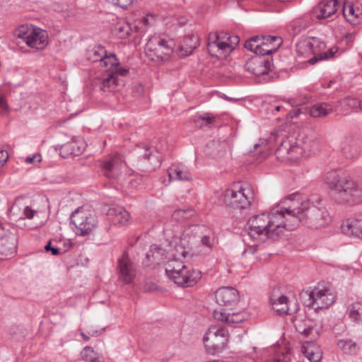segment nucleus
<instances>
[{
	"instance_id": "nucleus-1",
	"label": "nucleus",
	"mask_w": 362,
	"mask_h": 362,
	"mask_svg": "<svg viewBox=\"0 0 362 362\" xmlns=\"http://www.w3.org/2000/svg\"><path fill=\"white\" fill-rule=\"evenodd\" d=\"M298 194H292L281 199L268 213L252 217L250 221V241L254 234L275 238L285 230H293L299 226L297 218Z\"/></svg>"
},
{
	"instance_id": "nucleus-2",
	"label": "nucleus",
	"mask_w": 362,
	"mask_h": 362,
	"mask_svg": "<svg viewBox=\"0 0 362 362\" xmlns=\"http://www.w3.org/2000/svg\"><path fill=\"white\" fill-rule=\"evenodd\" d=\"M259 40H260L259 36L250 37V52L254 54L250 56V62L253 75L259 77V82H261L267 81V76L274 67L271 54L278 50L283 41L279 36H262L261 42L255 45Z\"/></svg>"
},
{
	"instance_id": "nucleus-3",
	"label": "nucleus",
	"mask_w": 362,
	"mask_h": 362,
	"mask_svg": "<svg viewBox=\"0 0 362 362\" xmlns=\"http://www.w3.org/2000/svg\"><path fill=\"white\" fill-rule=\"evenodd\" d=\"M317 144L314 132L309 129H303L284 137L275 154L280 161H294L301 157L308 156Z\"/></svg>"
},
{
	"instance_id": "nucleus-4",
	"label": "nucleus",
	"mask_w": 362,
	"mask_h": 362,
	"mask_svg": "<svg viewBox=\"0 0 362 362\" xmlns=\"http://www.w3.org/2000/svg\"><path fill=\"white\" fill-rule=\"evenodd\" d=\"M317 144L314 132L309 129H303L284 137L275 154L280 161H294L301 157L308 156Z\"/></svg>"
},
{
	"instance_id": "nucleus-5",
	"label": "nucleus",
	"mask_w": 362,
	"mask_h": 362,
	"mask_svg": "<svg viewBox=\"0 0 362 362\" xmlns=\"http://www.w3.org/2000/svg\"><path fill=\"white\" fill-rule=\"evenodd\" d=\"M298 202L299 205L296 211L299 224L312 229H320L331 222V216L320 197L303 199L298 194Z\"/></svg>"
},
{
	"instance_id": "nucleus-6",
	"label": "nucleus",
	"mask_w": 362,
	"mask_h": 362,
	"mask_svg": "<svg viewBox=\"0 0 362 362\" xmlns=\"http://www.w3.org/2000/svg\"><path fill=\"white\" fill-rule=\"evenodd\" d=\"M325 182L337 202L354 205L362 202V186L349 177L330 171L325 175Z\"/></svg>"
},
{
	"instance_id": "nucleus-7",
	"label": "nucleus",
	"mask_w": 362,
	"mask_h": 362,
	"mask_svg": "<svg viewBox=\"0 0 362 362\" xmlns=\"http://www.w3.org/2000/svg\"><path fill=\"white\" fill-rule=\"evenodd\" d=\"M325 43L317 37H308L300 40L296 44V52L299 57H309L308 63L314 64L318 61L328 59L334 57L338 52V47H332L327 51L323 52L325 49Z\"/></svg>"
},
{
	"instance_id": "nucleus-8",
	"label": "nucleus",
	"mask_w": 362,
	"mask_h": 362,
	"mask_svg": "<svg viewBox=\"0 0 362 362\" xmlns=\"http://www.w3.org/2000/svg\"><path fill=\"white\" fill-rule=\"evenodd\" d=\"M165 273L175 284L181 286H192L202 277L199 271L185 265L182 261L168 259L165 264Z\"/></svg>"
},
{
	"instance_id": "nucleus-9",
	"label": "nucleus",
	"mask_w": 362,
	"mask_h": 362,
	"mask_svg": "<svg viewBox=\"0 0 362 362\" xmlns=\"http://www.w3.org/2000/svg\"><path fill=\"white\" fill-rule=\"evenodd\" d=\"M230 333L223 325H211L205 332L202 343L206 353L211 356L221 354L228 348Z\"/></svg>"
},
{
	"instance_id": "nucleus-10",
	"label": "nucleus",
	"mask_w": 362,
	"mask_h": 362,
	"mask_svg": "<svg viewBox=\"0 0 362 362\" xmlns=\"http://www.w3.org/2000/svg\"><path fill=\"white\" fill-rule=\"evenodd\" d=\"M240 39L238 36L227 33H210L207 39L209 53L219 59L226 58L238 45Z\"/></svg>"
},
{
	"instance_id": "nucleus-11",
	"label": "nucleus",
	"mask_w": 362,
	"mask_h": 362,
	"mask_svg": "<svg viewBox=\"0 0 362 362\" xmlns=\"http://www.w3.org/2000/svg\"><path fill=\"white\" fill-rule=\"evenodd\" d=\"M14 35L21 39L28 47L35 49H44L49 44V35L45 30L32 24L18 26Z\"/></svg>"
},
{
	"instance_id": "nucleus-12",
	"label": "nucleus",
	"mask_w": 362,
	"mask_h": 362,
	"mask_svg": "<svg viewBox=\"0 0 362 362\" xmlns=\"http://www.w3.org/2000/svg\"><path fill=\"white\" fill-rule=\"evenodd\" d=\"M202 252L199 246L195 245V239L186 235V228L180 237H174L170 243L169 259L182 261L189 255H199Z\"/></svg>"
},
{
	"instance_id": "nucleus-13",
	"label": "nucleus",
	"mask_w": 362,
	"mask_h": 362,
	"mask_svg": "<svg viewBox=\"0 0 362 362\" xmlns=\"http://www.w3.org/2000/svg\"><path fill=\"white\" fill-rule=\"evenodd\" d=\"M249 185L246 182L233 183L223 194V202L227 206L245 209L249 206Z\"/></svg>"
},
{
	"instance_id": "nucleus-14",
	"label": "nucleus",
	"mask_w": 362,
	"mask_h": 362,
	"mask_svg": "<svg viewBox=\"0 0 362 362\" xmlns=\"http://www.w3.org/2000/svg\"><path fill=\"white\" fill-rule=\"evenodd\" d=\"M305 294L309 300L307 305L315 310L327 308L336 299L334 291L328 286L318 285L312 291L305 292Z\"/></svg>"
},
{
	"instance_id": "nucleus-15",
	"label": "nucleus",
	"mask_w": 362,
	"mask_h": 362,
	"mask_svg": "<svg viewBox=\"0 0 362 362\" xmlns=\"http://www.w3.org/2000/svg\"><path fill=\"white\" fill-rule=\"evenodd\" d=\"M71 222L76 227V233L86 235L91 233L97 226L95 214L87 209L80 208L71 216Z\"/></svg>"
},
{
	"instance_id": "nucleus-16",
	"label": "nucleus",
	"mask_w": 362,
	"mask_h": 362,
	"mask_svg": "<svg viewBox=\"0 0 362 362\" xmlns=\"http://www.w3.org/2000/svg\"><path fill=\"white\" fill-rule=\"evenodd\" d=\"M195 239V245L199 246L202 252L199 255L210 252L214 245V237L210 228L204 225H193L186 228V235Z\"/></svg>"
},
{
	"instance_id": "nucleus-17",
	"label": "nucleus",
	"mask_w": 362,
	"mask_h": 362,
	"mask_svg": "<svg viewBox=\"0 0 362 362\" xmlns=\"http://www.w3.org/2000/svg\"><path fill=\"white\" fill-rule=\"evenodd\" d=\"M172 52L168 42L158 35L149 38L145 47L146 55L152 61L162 60L169 57Z\"/></svg>"
},
{
	"instance_id": "nucleus-18",
	"label": "nucleus",
	"mask_w": 362,
	"mask_h": 362,
	"mask_svg": "<svg viewBox=\"0 0 362 362\" xmlns=\"http://www.w3.org/2000/svg\"><path fill=\"white\" fill-rule=\"evenodd\" d=\"M214 317L218 321L232 325L247 320L249 313L247 309L219 308L214 310Z\"/></svg>"
},
{
	"instance_id": "nucleus-19",
	"label": "nucleus",
	"mask_w": 362,
	"mask_h": 362,
	"mask_svg": "<svg viewBox=\"0 0 362 362\" xmlns=\"http://www.w3.org/2000/svg\"><path fill=\"white\" fill-rule=\"evenodd\" d=\"M239 298L238 291L230 286L221 287L214 293V300L221 307L232 305L238 302Z\"/></svg>"
},
{
	"instance_id": "nucleus-20",
	"label": "nucleus",
	"mask_w": 362,
	"mask_h": 362,
	"mask_svg": "<svg viewBox=\"0 0 362 362\" xmlns=\"http://www.w3.org/2000/svg\"><path fill=\"white\" fill-rule=\"evenodd\" d=\"M270 303L274 311L279 315H291L297 310L296 305L291 307V302L284 295L274 292L270 298Z\"/></svg>"
},
{
	"instance_id": "nucleus-21",
	"label": "nucleus",
	"mask_w": 362,
	"mask_h": 362,
	"mask_svg": "<svg viewBox=\"0 0 362 362\" xmlns=\"http://www.w3.org/2000/svg\"><path fill=\"white\" fill-rule=\"evenodd\" d=\"M119 279L124 284H130L136 276V268L127 255H124L118 262Z\"/></svg>"
},
{
	"instance_id": "nucleus-22",
	"label": "nucleus",
	"mask_w": 362,
	"mask_h": 362,
	"mask_svg": "<svg viewBox=\"0 0 362 362\" xmlns=\"http://www.w3.org/2000/svg\"><path fill=\"white\" fill-rule=\"evenodd\" d=\"M340 150L347 158L358 157L360 153L358 139L352 134L344 136L340 143Z\"/></svg>"
},
{
	"instance_id": "nucleus-23",
	"label": "nucleus",
	"mask_w": 362,
	"mask_h": 362,
	"mask_svg": "<svg viewBox=\"0 0 362 362\" xmlns=\"http://www.w3.org/2000/svg\"><path fill=\"white\" fill-rule=\"evenodd\" d=\"M107 216L114 226L119 228L126 227L132 222L129 213L120 206L110 208Z\"/></svg>"
},
{
	"instance_id": "nucleus-24",
	"label": "nucleus",
	"mask_w": 362,
	"mask_h": 362,
	"mask_svg": "<svg viewBox=\"0 0 362 362\" xmlns=\"http://www.w3.org/2000/svg\"><path fill=\"white\" fill-rule=\"evenodd\" d=\"M86 147V144L82 138L74 137L70 141L63 144L60 148V155L64 157L78 156Z\"/></svg>"
},
{
	"instance_id": "nucleus-25",
	"label": "nucleus",
	"mask_w": 362,
	"mask_h": 362,
	"mask_svg": "<svg viewBox=\"0 0 362 362\" xmlns=\"http://www.w3.org/2000/svg\"><path fill=\"white\" fill-rule=\"evenodd\" d=\"M100 66L105 68L107 74H119V76H124L128 72L127 69L119 66L118 59L112 52L105 54V57L100 62Z\"/></svg>"
},
{
	"instance_id": "nucleus-26",
	"label": "nucleus",
	"mask_w": 362,
	"mask_h": 362,
	"mask_svg": "<svg viewBox=\"0 0 362 362\" xmlns=\"http://www.w3.org/2000/svg\"><path fill=\"white\" fill-rule=\"evenodd\" d=\"M341 229L344 235L362 240V219L347 218L342 222Z\"/></svg>"
},
{
	"instance_id": "nucleus-27",
	"label": "nucleus",
	"mask_w": 362,
	"mask_h": 362,
	"mask_svg": "<svg viewBox=\"0 0 362 362\" xmlns=\"http://www.w3.org/2000/svg\"><path fill=\"white\" fill-rule=\"evenodd\" d=\"M339 7L337 0H327L320 2L314 8L313 13L317 18H327L334 14Z\"/></svg>"
},
{
	"instance_id": "nucleus-28",
	"label": "nucleus",
	"mask_w": 362,
	"mask_h": 362,
	"mask_svg": "<svg viewBox=\"0 0 362 362\" xmlns=\"http://www.w3.org/2000/svg\"><path fill=\"white\" fill-rule=\"evenodd\" d=\"M270 150L271 146L268 141L259 139V142L255 144L252 151H250V160L252 159L254 163L262 162L268 156Z\"/></svg>"
},
{
	"instance_id": "nucleus-29",
	"label": "nucleus",
	"mask_w": 362,
	"mask_h": 362,
	"mask_svg": "<svg viewBox=\"0 0 362 362\" xmlns=\"http://www.w3.org/2000/svg\"><path fill=\"white\" fill-rule=\"evenodd\" d=\"M301 351L310 362H321L322 351L320 347L311 341H306L301 347Z\"/></svg>"
},
{
	"instance_id": "nucleus-30",
	"label": "nucleus",
	"mask_w": 362,
	"mask_h": 362,
	"mask_svg": "<svg viewBox=\"0 0 362 362\" xmlns=\"http://www.w3.org/2000/svg\"><path fill=\"white\" fill-rule=\"evenodd\" d=\"M169 177L172 180L189 181L192 175L188 168L183 164L173 165L168 170Z\"/></svg>"
},
{
	"instance_id": "nucleus-31",
	"label": "nucleus",
	"mask_w": 362,
	"mask_h": 362,
	"mask_svg": "<svg viewBox=\"0 0 362 362\" xmlns=\"http://www.w3.org/2000/svg\"><path fill=\"white\" fill-rule=\"evenodd\" d=\"M119 76V74H107L102 81V89L104 91H117L123 86V81Z\"/></svg>"
},
{
	"instance_id": "nucleus-32",
	"label": "nucleus",
	"mask_w": 362,
	"mask_h": 362,
	"mask_svg": "<svg viewBox=\"0 0 362 362\" xmlns=\"http://www.w3.org/2000/svg\"><path fill=\"white\" fill-rule=\"evenodd\" d=\"M346 313L351 322L362 325V301H356L349 304Z\"/></svg>"
},
{
	"instance_id": "nucleus-33",
	"label": "nucleus",
	"mask_w": 362,
	"mask_h": 362,
	"mask_svg": "<svg viewBox=\"0 0 362 362\" xmlns=\"http://www.w3.org/2000/svg\"><path fill=\"white\" fill-rule=\"evenodd\" d=\"M333 110L332 106L327 103H317L308 109V113L313 117H322L330 114Z\"/></svg>"
},
{
	"instance_id": "nucleus-34",
	"label": "nucleus",
	"mask_w": 362,
	"mask_h": 362,
	"mask_svg": "<svg viewBox=\"0 0 362 362\" xmlns=\"http://www.w3.org/2000/svg\"><path fill=\"white\" fill-rule=\"evenodd\" d=\"M165 257V250L153 245L151 247L149 252L146 254V258L151 263L160 264Z\"/></svg>"
},
{
	"instance_id": "nucleus-35",
	"label": "nucleus",
	"mask_w": 362,
	"mask_h": 362,
	"mask_svg": "<svg viewBox=\"0 0 362 362\" xmlns=\"http://www.w3.org/2000/svg\"><path fill=\"white\" fill-rule=\"evenodd\" d=\"M2 246L0 249V253L8 257L13 255L16 249V240L15 236L6 238L1 241Z\"/></svg>"
},
{
	"instance_id": "nucleus-36",
	"label": "nucleus",
	"mask_w": 362,
	"mask_h": 362,
	"mask_svg": "<svg viewBox=\"0 0 362 362\" xmlns=\"http://www.w3.org/2000/svg\"><path fill=\"white\" fill-rule=\"evenodd\" d=\"M130 26L124 20L118 21L112 29V32L114 35L119 38H125L130 33Z\"/></svg>"
},
{
	"instance_id": "nucleus-37",
	"label": "nucleus",
	"mask_w": 362,
	"mask_h": 362,
	"mask_svg": "<svg viewBox=\"0 0 362 362\" xmlns=\"http://www.w3.org/2000/svg\"><path fill=\"white\" fill-rule=\"evenodd\" d=\"M199 45L198 37L194 35H190L185 38L180 47L187 54H189Z\"/></svg>"
},
{
	"instance_id": "nucleus-38",
	"label": "nucleus",
	"mask_w": 362,
	"mask_h": 362,
	"mask_svg": "<svg viewBox=\"0 0 362 362\" xmlns=\"http://www.w3.org/2000/svg\"><path fill=\"white\" fill-rule=\"evenodd\" d=\"M106 53L107 51L103 47L100 45L95 46L88 50L87 57L90 61L93 62H100L103 58L105 57Z\"/></svg>"
},
{
	"instance_id": "nucleus-39",
	"label": "nucleus",
	"mask_w": 362,
	"mask_h": 362,
	"mask_svg": "<svg viewBox=\"0 0 362 362\" xmlns=\"http://www.w3.org/2000/svg\"><path fill=\"white\" fill-rule=\"evenodd\" d=\"M343 14L348 21L353 22L359 16L361 12L359 10L356 11L352 4L346 0L344 3Z\"/></svg>"
},
{
	"instance_id": "nucleus-40",
	"label": "nucleus",
	"mask_w": 362,
	"mask_h": 362,
	"mask_svg": "<svg viewBox=\"0 0 362 362\" xmlns=\"http://www.w3.org/2000/svg\"><path fill=\"white\" fill-rule=\"evenodd\" d=\"M337 344L339 348L347 354H354L358 349L357 344L350 339L339 340Z\"/></svg>"
},
{
	"instance_id": "nucleus-41",
	"label": "nucleus",
	"mask_w": 362,
	"mask_h": 362,
	"mask_svg": "<svg viewBox=\"0 0 362 362\" xmlns=\"http://www.w3.org/2000/svg\"><path fill=\"white\" fill-rule=\"evenodd\" d=\"M195 212L193 209H178L173 212L172 217L177 221H181L185 219L189 218L194 215Z\"/></svg>"
},
{
	"instance_id": "nucleus-42",
	"label": "nucleus",
	"mask_w": 362,
	"mask_h": 362,
	"mask_svg": "<svg viewBox=\"0 0 362 362\" xmlns=\"http://www.w3.org/2000/svg\"><path fill=\"white\" fill-rule=\"evenodd\" d=\"M81 356L84 360L90 362H101L98 354L90 346H86L82 350Z\"/></svg>"
},
{
	"instance_id": "nucleus-43",
	"label": "nucleus",
	"mask_w": 362,
	"mask_h": 362,
	"mask_svg": "<svg viewBox=\"0 0 362 362\" xmlns=\"http://www.w3.org/2000/svg\"><path fill=\"white\" fill-rule=\"evenodd\" d=\"M214 120V118L210 116L209 114H205L203 116L199 117L197 120L196 123L200 127L211 124Z\"/></svg>"
},
{
	"instance_id": "nucleus-44",
	"label": "nucleus",
	"mask_w": 362,
	"mask_h": 362,
	"mask_svg": "<svg viewBox=\"0 0 362 362\" xmlns=\"http://www.w3.org/2000/svg\"><path fill=\"white\" fill-rule=\"evenodd\" d=\"M42 161V156L40 153H36L33 156H28L24 158V162L28 165H36Z\"/></svg>"
},
{
	"instance_id": "nucleus-45",
	"label": "nucleus",
	"mask_w": 362,
	"mask_h": 362,
	"mask_svg": "<svg viewBox=\"0 0 362 362\" xmlns=\"http://www.w3.org/2000/svg\"><path fill=\"white\" fill-rule=\"evenodd\" d=\"M37 214V211L29 206H26L23 211V216L28 219L33 218Z\"/></svg>"
},
{
	"instance_id": "nucleus-46",
	"label": "nucleus",
	"mask_w": 362,
	"mask_h": 362,
	"mask_svg": "<svg viewBox=\"0 0 362 362\" xmlns=\"http://www.w3.org/2000/svg\"><path fill=\"white\" fill-rule=\"evenodd\" d=\"M302 334H303L306 337H310V339H315L318 336L317 330L314 329L313 327H308L305 328L302 331Z\"/></svg>"
},
{
	"instance_id": "nucleus-47",
	"label": "nucleus",
	"mask_w": 362,
	"mask_h": 362,
	"mask_svg": "<svg viewBox=\"0 0 362 362\" xmlns=\"http://www.w3.org/2000/svg\"><path fill=\"white\" fill-rule=\"evenodd\" d=\"M117 160H118V157L117 156L114 157L111 160H108L104 162L103 168L107 171H111L112 169H114Z\"/></svg>"
},
{
	"instance_id": "nucleus-48",
	"label": "nucleus",
	"mask_w": 362,
	"mask_h": 362,
	"mask_svg": "<svg viewBox=\"0 0 362 362\" xmlns=\"http://www.w3.org/2000/svg\"><path fill=\"white\" fill-rule=\"evenodd\" d=\"M156 21V16L153 14L146 15L142 20V22L146 25H153Z\"/></svg>"
},
{
	"instance_id": "nucleus-49",
	"label": "nucleus",
	"mask_w": 362,
	"mask_h": 362,
	"mask_svg": "<svg viewBox=\"0 0 362 362\" xmlns=\"http://www.w3.org/2000/svg\"><path fill=\"white\" fill-rule=\"evenodd\" d=\"M115 5L119 6L122 8L127 7L132 2V0H107Z\"/></svg>"
},
{
	"instance_id": "nucleus-50",
	"label": "nucleus",
	"mask_w": 362,
	"mask_h": 362,
	"mask_svg": "<svg viewBox=\"0 0 362 362\" xmlns=\"http://www.w3.org/2000/svg\"><path fill=\"white\" fill-rule=\"evenodd\" d=\"M8 112L7 102L4 96H0V112L6 114Z\"/></svg>"
},
{
	"instance_id": "nucleus-51",
	"label": "nucleus",
	"mask_w": 362,
	"mask_h": 362,
	"mask_svg": "<svg viewBox=\"0 0 362 362\" xmlns=\"http://www.w3.org/2000/svg\"><path fill=\"white\" fill-rule=\"evenodd\" d=\"M8 159V153L6 151H0V168H2Z\"/></svg>"
},
{
	"instance_id": "nucleus-52",
	"label": "nucleus",
	"mask_w": 362,
	"mask_h": 362,
	"mask_svg": "<svg viewBox=\"0 0 362 362\" xmlns=\"http://www.w3.org/2000/svg\"><path fill=\"white\" fill-rule=\"evenodd\" d=\"M252 199L254 202H258L259 201V196H258V192L250 187V205L252 204Z\"/></svg>"
},
{
	"instance_id": "nucleus-53",
	"label": "nucleus",
	"mask_w": 362,
	"mask_h": 362,
	"mask_svg": "<svg viewBox=\"0 0 362 362\" xmlns=\"http://www.w3.org/2000/svg\"><path fill=\"white\" fill-rule=\"evenodd\" d=\"M45 249L46 251H51L52 254L54 255L59 254V250L56 247H52L50 242H49L47 245H45Z\"/></svg>"
},
{
	"instance_id": "nucleus-54",
	"label": "nucleus",
	"mask_w": 362,
	"mask_h": 362,
	"mask_svg": "<svg viewBox=\"0 0 362 362\" xmlns=\"http://www.w3.org/2000/svg\"><path fill=\"white\" fill-rule=\"evenodd\" d=\"M284 108V107L282 105H271L268 110L272 112L273 114H274V111L276 112H279L281 111L282 109Z\"/></svg>"
},
{
	"instance_id": "nucleus-55",
	"label": "nucleus",
	"mask_w": 362,
	"mask_h": 362,
	"mask_svg": "<svg viewBox=\"0 0 362 362\" xmlns=\"http://www.w3.org/2000/svg\"><path fill=\"white\" fill-rule=\"evenodd\" d=\"M257 247V244L255 243V244H254V245H252L250 244V252H255V250H252V247Z\"/></svg>"
},
{
	"instance_id": "nucleus-56",
	"label": "nucleus",
	"mask_w": 362,
	"mask_h": 362,
	"mask_svg": "<svg viewBox=\"0 0 362 362\" xmlns=\"http://www.w3.org/2000/svg\"><path fill=\"white\" fill-rule=\"evenodd\" d=\"M81 335L84 339V340L88 341L89 339V338L83 332H81Z\"/></svg>"
},
{
	"instance_id": "nucleus-57",
	"label": "nucleus",
	"mask_w": 362,
	"mask_h": 362,
	"mask_svg": "<svg viewBox=\"0 0 362 362\" xmlns=\"http://www.w3.org/2000/svg\"><path fill=\"white\" fill-rule=\"evenodd\" d=\"M43 224H44V222L41 221L40 223H36L35 226H34V228H39V227L42 226Z\"/></svg>"
},
{
	"instance_id": "nucleus-58",
	"label": "nucleus",
	"mask_w": 362,
	"mask_h": 362,
	"mask_svg": "<svg viewBox=\"0 0 362 362\" xmlns=\"http://www.w3.org/2000/svg\"><path fill=\"white\" fill-rule=\"evenodd\" d=\"M160 161L158 159H157V158H156V166H160Z\"/></svg>"
},
{
	"instance_id": "nucleus-59",
	"label": "nucleus",
	"mask_w": 362,
	"mask_h": 362,
	"mask_svg": "<svg viewBox=\"0 0 362 362\" xmlns=\"http://www.w3.org/2000/svg\"><path fill=\"white\" fill-rule=\"evenodd\" d=\"M272 361L273 362H280V360L279 359H274Z\"/></svg>"
},
{
	"instance_id": "nucleus-60",
	"label": "nucleus",
	"mask_w": 362,
	"mask_h": 362,
	"mask_svg": "<svg viewBox=\"0 0 362 362\" xmlns=\"http://www.w3.org/2000/svg\"><path fill=\"white\" fill-rule=\"evenodd\" d=\"M360 109L362 110V101L359 104Z\"/></svg>"
},
{
	"instance_id": "nucleus-61",
	"label": "nucleus",
	"mask_w": 362,
	"mask_h": 362,
	"mask_svg": "<svg viewBox=\"0 0 362 362\" xmlns=\"http://www.w3.org/2000/svg\"><path fill=\"white\" fill-rule=\"evenodd\" d=\"M298 23H300V21L293 22V25L296 26Z\"/></svg>"
},
{
	"instance_id": "nucleus-62",
	"label": "nucleus",
	"mask_w": 362,
	"mask_h": 362,
	"mask_svg": "<svg viewBox=\"0 0 362 362\" xmlns=\"http://www.w3.org/2000/svg\"><path fill=\"white\" fill-rule=\"evenodd\" d=\"M300 31V29H298V30H295L294 32H295V33H299Z\"/></svg>"
},
{
	"instance_id": "nucleus-63",
	"label": "nucleus",
	"mask_w": 362,
	"mask_h": 362,
	"mask_svg": "<svg viewBox=\"0 0 362 362\" xmlns=\"http://www.w3.org/2000/svg\"><path fill=\"white\" fill-rule=\"evenodd\" d=\"M253 359H254V361H257L258 358L257 357H254Z\"/></svg>"
},
{
	"instance_id": "nucleus-64",
	"label": "nucleus",
	"mask_w": 362,
	"mask_h": 362,
	"mask_svg": "<svg viewBox=\"0 0 362 362\" xmlns=\"http://www.w3.org/2000/svg\"><path fill=\"white\" fill-rule=\"evenodd\" d=\"M253 350H254V352H256L257 351V348L256 347H253Z\"/></svg>"
}]
</instances>
